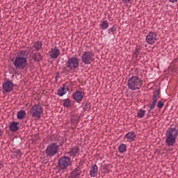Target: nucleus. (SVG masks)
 <instances>
[{
  "instance_id": "0eeeda50",
  "label": "nucleus",
  "mask_w": 178,
  "mask_h": 178,
  "mask_svg": "<svg viewBox=\"0 0 178 178\" xmlns=\"http://www.w3.org/2000/svg\"><path fill=\"white\" fill-rule=\"evenodd\" d=\"M81 60L85 65H91L94 62V54L92 51H84L81 56Z\"/></svg>"
},
{
  "instance_id": "72a5a7b5",
  "label": "nucleus",
  "mask_w": 178,
  "mask_h": 178,
  "mask_svg": "<svg viewBox=\"0 0 178 178\" xmlns=\"http://www.w3.org/2000/svg\"><path fill=\"white\" fill-rule=\"evenodd\" d=\"M3 131L2 129H0V137H2Z\"/></svg>"
},
{
  "instance_id": "f8f14e48",
  "label": "nucleus",
  "mask_w": 178,
  "mask_h": 178,
  "mask_svg": "<svg viewBox=\"0 0 178 178\" xmlns=\"http://www.w3.org/2000/svg\"><path fill=\"white\" fill-rule=\"evenodd\" d=\"M49 54L51 59H56L59 55H60V50H59L58 47H55L54 48L51 49V51L49 52Z\"/></svg>"
},
{
  "instance_id": "dca6fc26",
  "label": "nucleus",
  "mask_w": 178,
  "mask_h": 178,
  "mask_svg": "<svg viewBox=\"0 0 178 178\" xmlns=\"http://www.w3.org/2000/svg\"><path fill=\"white\" fill-rule=\"evenodd\" d=\"M125 137L127 138L128 141L130 143H133V141H136V138L137 137V135H136V133L134 131L128 132Z\"/></svg>"
},
{
  "instance_id": "a211bd4d",
  "label": "nucleus",
  "mask_w": 178,
  "mask_h": 178,
  "mask_svg": "<svg viewBox=\"0 0 178 178\" xmlns=\"http://www.w3.org/2000/svg\"><path fill=\"white\" fill-rule=\"evenodd\" d=\"M67 91H69V89L66 88L65 85H63V87H60L58 90V95L59 97H63V95H65Z\"/></svg>"
},
{
  "instance_id": "9b49d317",
  "label": "nucleus",
  "mask_w": 178,
  "mask_h": 178,
  "mask_svg": "<svg viewBox=\"0 0 178 178\" xmlns=\"http://www.w3.org/2000/svg\"><path fill=\"white\" fill-rule=\"evenodd\" d=\"M15 86V84H13V82L11 81H6L3 83V92H10L13 91V87Z\"/></svg>"
},
{
  "instance_id": "bb28decb",
  "label": "nucleus",
  "mask_w": 178,
  "mask_h": 178,
  "mask_svg": "<svg viewBox=\"0 0 178 178\" xmlns=\"http://www.w3.org/2000/svg\"><path fill=\"white\" fill-rule=\"evenodd\" d=\"M63 106H65V108H70V99H66L63 103Z\"/></svg>"
},
{
  "instance_id": "6ab92c4d",
  "label": "nucleus",
  "mask_w": 178,
  "mask_h": 178,
  "mask_svg": "<svg viewBox=\"0 0 178 178\" xmlns=\"http://www.w3.org/2000/svg\"><path fill=\"white\" fill-rule=\"evenodd\" d=\"M19 122H11L10 125V131H13V133L17 131V130H19Z\"/></svg>"
},
{
  "instance_id": "aec40b11",
  "label": "nucleus",
  "mask_w": 178,
  "mask_h": 178,
  "mask_svg": "<svg viewBox=\"0 0 178 178\" xmlns=\"http://www.w3.org/2000/svg\"><path fill=\"white\" fill-rule=\"evenodd\" d=\"M42 48V42L38 41L36 42L34 45L32 47L33 51H35L36 52H38L40 49Z\"/></svg>"
},
{
  "instance_id": "4be33fe9",
  "label": "nucleus",
  "mask_w": 178,
  "mask_h": 178,
  "mask_svg": "<svg viewBox=\"0 0 178 178\" xmlns=\"http://www.w3.org/2000/svg\"><path fill=\"white\" fill-rule=\"evenodd\" d=\"M26 118V111L21 110L17 113V119L22 120V119H24Z\"/></svg>"
},
{
  "instance_id": "9d476101",
  "label": "nucleus",
  "mask_w": 178,
  "mask_h": 178,
  "mask_svg": "<svg viewBox=\"0 0 178 178\" xmlns=\"http://www.w3.org/2000/svg\"><path fill=\"white\" fill-rule=\"evenodd\" d=\"M160 95L161 90L159 89H156L153 93V101L152 102V104H149V111H152L155 108V106H156V102H158V99L161 98Z\"/></svg>"
},
{
  "instance_id": "393cba45",
  "label": "nucleus",
  "mask_w": 178,
  "mask_h": 178,
  "mask_svg": "<svg viewBox=\"0 0 178 178\" xmlns=\"http://www.w3.org/2000/svg\"><path fill=\"white\" fill-rule=\"evenodd\" d=\"M144 116H145V110H143V109L139 110L138 112V115H137V117H138L139 119H141V118H143Z\"/></svg>"
},
{
  "instance_id": "f257e3e1",
  "label": "nucleus",
  "mask_w": 178,
  "mask_h": 178,
  "mask_svg": "<svg viewBox=\"0 0 178 178\" xmlns=\"http://www.w3.org/2000/svg\"><path fill=\"white\" fill-rule=\"evenodd\" d=\"M29 51L26 50H19L17 52V56L14 58L13 63L16 69L24 70L28 66Z\"/></svg>"
},
{
  "instance_id": "f704fd0d",
  "label": "nucleus",
  "mask_w": 178,
  "mask_h": 178,
  "mask_svg": "<svg viewBox=\"0 0 178 178\" xmlns=\"http://www.w3.org/2000/svg\"><path fill=\"white\" fill-rule=\"evenodd\" d=\"M63 72L65 73V72H66L67 70L66 69V67H63Z\"/></svg>"
},
{
  "instance_id": "39448f33",
  "label": "nucleus",
  "mask_w": 178,
  "mask_h": 178,
  "mask_svg": "<svg viewBox=\"0 0 178 178\" xmlns=\"http://www.w3.org/2000/svg\"><path fill=\"white\" fill-rule=\"evenodd\" d=\"M72 165V161L70 157L67 156H61L58 161V170H63V172L67 170V168Z\"/></svg>"
},
{
  "instance_id": "ddd939ff",
  "label": "nucleus",
  "mask_w": 178,
  "mask_h": 178,
  "mask_svg": "<svg viewBox=\"0 0 178 178\" xmlns=\"http://www.w3.org/2000/svg\"><path fill=\"white\" fill-rule=\"evenodd\" d=\"M81 175V170L79 167H77L71 172L70 178H80Z\"/></svg>"
},
{
  "instance_id": "5701e85b",
  "label": "nucleus",
  "mask_w": 178,
  "mask_h": 178,
  "mask_svg": "<svg viewBox=\"0 0 178 178\" xmlns=\"http://www.w3.org/2000/svg\"><path fill=\"white\" fill-rule=\"evenodd\" d=\"M33 59L34 62H40L42 59V57L40 53H37L33 54Z\"/></svg>"
},
{
  "instance_id": "c9c22d12",
  "label": "nucleus",
  "mask_w": 178,
  "mask_h": 178,
  "mask_svg": "<svg viewBox=\"0 0 178 178\" xmlns=\"http://www.w3.org/2000/svg\"><path fill=\"white\" fill-rule=\"evenodd\" d=\"M58 78H59V75H56V80H58Z\"/></svg>"
},
{
  "instance_id": "c85d7f7f",
  "label": "nucleus",
  "mask_w": 178,
  "mask_h": 178,
  "mask_svg": "<svg viewBox=\"0 0 178 178\" xmlns=\"http://www.w3.org/2000/svg\"><path fill=\"white\" fill-rule=\"evenodd\" d=\"M115 31H116V27H115V26L108 30V34H111V33H115Z\"/></svg>"
},
{
  "instance_id": "6e6552de",
  "label": "nucleus",
  "mask_w": 178,
  "mask_h": 178,
  "mask_svg": "<svg viewBox=\"0 0 178 178\" xmlns=\"http://www.w3.org/2000/svg\"><path fill=\"white\" fill-rule=\"evenodd\" d=\"M65 65L70 70H76L79 67V59L76 57H72L67 60Z\"/></svg>"
},
{
  "instance_id": "7c9ffc66",
  "label": "nucleus",
  "mask_w": 178,
  "mask_h": 178,
  "mask_svg": "<svg viewBox=\"0 0 178 178\" xmlns=\"http://www.w3.org/2000/svg\"><path fill=\"white\" fill-rule=\"evenodd\" d=\"M15 155H17V156H22V151H20V150H17L16 152H15Z\"/></svg>"
},
{
  "instance_id": "7ed1b4c3",
  "label": "nucleus",
  "mask_w": 178,
  "mask_h": 178,
  "mask_svg": "<svg viewBox=\"0 0 178 178\" xmlns=\"http://www.w3.org/2000/svg\"><path fill=\"white\" fill-rule=\"evenodd\" d=\"M127 86L132 91L140 90L143 87V79L137 75L132 76L127 81Z\"/></svg>"
},
{
  "instance_id": "b1692460",
  "label": "nucleus",
  "mask_w": 178,
  "mask_h": 178,
  "mask_svg": "<svg viewBox=\"0 0 178 178\" xmlns=\"http://www.w3.org/2000/svg\"><path fill=\"white\" fill-rule=\"evenodd\" d=\"M118 150H119V152H120L121 154H123V152H126V151L127 150V146L124 144H121L118 147Z\"/></svg>"
},
{
  "instance_id": "473e14b6",
  "label": "nucleus",
  "mask_w": 178,
  "mask_h": 178,
  "mask_svg": "<svg viewBox=\"0 0 178 178\" xmlns=\"http://www.w3.org/2000/svg\"><path fill=\"white\" fill-rule=\"evenodd\" d=\"M170 2H172V3H175V2H177V0H170Z\"/></svg>"
},
{
  "instance_id": "423d86ee",
  "label": "nucleus",
  "mask_w": 178,
  "mask_h": 178,
  "mask_svg": "<svg viewBox=\"0 0 178 178\" xmlns=\"http://www.w3.org/2000/svg\"><path fill=\"white\" fill-rule=\"evenodd\" d=\"M30 112L32 118H35V119L38 120L41 118V115H42L44 110L42 109V106L40 104H35L31 108Z\"/></svg>"
},
{
  "instance_id": "2f4dec72",
  "label": "nucleus",
  "mask_w": 178,
  "mask_h": 178,
  "mask_svg": "<svg viewBox=\"0 0 178 178\" xmlns=\"http://www.w3.org/2000/svg\"><path fill=\"white\" fill-rule=\"evenodd\" d=\"M132 0H122V2H124V3H130V1Z\"/></svg>"
},
{
  "instance_id": "c756f323",
  "label": "nucleus",
  "mask_w": 178,
  "mask_h": 178,
  "mask_svg": "<svg viewBox=\"0 0 178 178\" xmlns=\"http://www.w3.org/2000/svg\"><path fill=\"white\" fill-rule=\"evenodd\" d=\"M108 168H109V165H108V164H105L103 165L102 169H103L104 173H108Z\"/></svg>"
},
{
  "instance_id": "2eb2a0df",
  "label": "nucleus",
  "mask_w": 178,
  "mask_h": 178,
  "mask_svg": "<svg viewBox=\"0 0 178 178\" xmlns=\"http://www.w3.org/2000/svg\"><path fill=\"white\" fill-rule=\"evenodd\" d=\"M79 152H80V148L77 146L73 147L71 148L70 151L67 152L68 155L70 156H72V158H74L77 154H79Z\"/></svg>"
},
{
  "instance_id": "1a4fd4ad",
  "label": "nucleus",
  "mask_w": 178,
  "mask_h": 178,
  "mask_svg": "<svg viewBox=\"0 0 178 178\" xmlns=\"http://www.w3.org/2000/svg\"><path fill=\"white\" fill-rule=\"evenodd\" d=\"M158 40V34L155 32L150 31L148 33L147 35L146 36V42L149 45H154L156 40Z\"/></svg>"
},
{
  "instance_id": "f3484780",
  "label": "nucleus",
  "mask_w": 178,
  "mask_h": 178,
  "mask_svg": "<svg viewBox=\"0 0 178 178\" xmlns=\"http://www.w3.org/2000/svg\"><path fill=\"white\" fill-rule=\"evenodd\" d=\"M90 175L92 177H97V175H98V165H97V164L92 165Z\"/></svg>"
},
{
  "instance_id": "a878e982",
  "label": "nucleus",
  "mask_w": 178,
  "mask_h": 178,
  "mask_svg": "<svg viewBox=\"0 0 178 178\" xmlns=\"http://www.w3.org/2000/svg\"><path fill=\"white\" fill-rule=\"evenodd\" d=\"M71 122H72V123H77V122H79V116L72 115L71 117Z\"/></svg>"
},
{
  "instance_id": "cd10ccee",
  "label": "nucleus",
  "mask_w": 178,
  "mask_h": 178,
  "mask_svg": "<svg viewBox=\"0 0 178 178\" xmlns=\"http://www.w3.org/2000/svg\"><path fill=\"white\" fill-rule=\"evenodd\" d=\"M165 104L162 101H159L157 103V108H159V109H162L163 108V106Z\"/></svg>"
},
{
  "instance_id": "412c9836",
  "label": "nucleus",
  "mask_w": 178,
  "mask_h": 178,
  "mask_svg": "<svg viewBox=\"0 0 178 178\" xmlns=\"http://www.w3.org/2000/svg\"><path fill=\"white\" fill-rule=\"evenodd\" d=\"M99 26L101 27V29H102V30H106L108 27H109V22H108L107 20H104L101 22Z\"/></svg>"
},
{
  "instance_id": "4468645a",
  "label": "nucleus",
  "mask_w": 178,
  "mask_h": 178,
  "mask_svg": "<svg viewBox=\"0 0 178 178\" xmlns=\"http://www.w3.org/2000/svg\"><path fill=\"white\" fill-rule=\"evenodd\" d=\"M73 99L75 101H83V98H84V95H83V92L76 90L72 94Z\"/></svg>"
},
{
  "instance_id": "f03ea898",
  "label": "nucleus",
  "mask_w": 178,
  "mask_h": 178,
  "mask_svg": "<svg viewBox=\"0 0 178 178\" xmlns=\"http://www.w3.org/2000/svg\"><path fill=\"white\" fill-rule=\"evenodd\" d=\"M178 130L176 127H170L165 133V144L168 147H173L176 144V138H177Z\"/></svg>"
},
{
  "instance_id": "20e7f679",
  "label": "nucleus",
  "mask_w": 178,
  "mask_h": 178,
  "mask_svg": "<svg viewBox=\"0 0 178 178\" xmlns=\"http://www.w3.org/2000/svg\"><path fill=\"white\" fill-rule=\"evenodd\" d=\"M59 151V145L57 143H49L45 149L47 158H53Z\"/></svg>"
}]
</instances>
